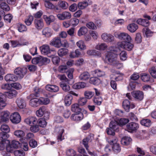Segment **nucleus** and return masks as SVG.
Listing matches in <instances>:
<instances>
[{"instance_id": "1", "label": "nucleus", "mask_w": 156, "mask_h": 156, "mask_svg": "<svg viewBox=\"0 0 156 156\" xmlns=\"http://www.w3.org/2000/svg\"><path fill=\"white\" fill-rule=\"evenodd\" d=\"M109 50V51L106 55L105 61L108 64L119 69L122 66V64L117 60V55L118 52L120 51L119 49L116 47H111Z\"/></svg>"}, {"instance_id": "2", "label": "nucleus", "mask_w": 156, "mask_h": 156, "mask_svg": "<svg viewBox=\"0 0 156 156\" xmlns=\"http://www.w3.org/2000/svg\"><path fill=\"white\" fill-rule=\"evenodd\" d=\"M114 36L121 40L123 41L122 42H127L131 41L132 38L128 34L124 33H120L115 32L114 33Z\"/></svg>"}, {"instance_id": "3", "label": "nucleus", "mask_w": 156, "mask_h": 156, "mask_svg": "<svg viewBox=\"0 0 156 156\" xmlns=\"http://www.w3.org/2000/svg\"><path fill=\"white\" fill-rule=\"evenodd\" d=\"M109 128H107L106 132L108 135L114 136L115 131L118 128L117 123L116 121H112L109 124Z\"/></svg>"}, {"instance_id": "4", "label": "nucleus", "mask_w": 156, "mask_h": 156, "mask_svg": "<svg viewBox=\"0 0 156 156\" xmlns=\"http://www.w3.org/2000/svg\"><path fill=\"white\" fill-rule=\"evenodd\" d=\"M130 41L121 42L118 44V46L128 51H131L134 47V45L131 43Z\"/></svg>"}, {"instance_id": "5", "label": "nucleus", "mask_w": 156, "mask_h": 156, "mask_svg": "<svg viewBox=\"0 0 156 156\" xmlns=\"http://www.w3.org/2000/svg\"><path fill=\"white\" fill-rule=\"evenodd\" d=\"M27 69L25 67H18L14 70V73L18 76L20 78H23L27 73Z\"/></svg>"}, {"instance_id": "6", "label": "nucleus", "mask_w": 156, "mask_h": 156, "mask_svg": "<svg viewBox=\"0 0 156 156\" xmlns=\"http://www.w3.org/2000/svg\"><path fill=\"white\" fill-rule=\"evenodd\" d=\"M10 119L12 123L15 124L19 123L21 120V117L17 112H14L11 115Z\"/></svg>"}, {"instance_id": "7", "label": "nucleus", "mask_w": 156, "mask_h": 156, "mask_svg": "<svg viewBox=\"0 0 156 156\" xmlns=\"http://www.w3.org/2000/svg\"><path fill=\"white\" fill-rule=\"evenodd\" d=\"M122 106L125 110L127 112L129 111L130 108H133L135 107V105L133 104H130L128 100H125L122 102Z\"/></svg>"}, {"instance_id": "8", "label": "nucleus", "mask_w": 156, "mask_h": 156, "mask_svg": "<svg viewBox=\"0 0 156 156\" xmlns=\"http://www.w3.org/2000/svg\"><path fill=\"white\" fill-rule=\"evenodd\" d=\"M55 132L58 133L57 136V140L58 142L62 141L64 139L63 136H62V134L64 131L63 127L60 126L57 127L55 129Z\"/></svg>"}, {"instance_id": "9", "label": "nucleus", "mask_w": 156, "mask_h": 156, "mask_svg": "<svg viewBox=\"0 0 156 156\" xmlns=\"http://www.w3.org/2000/svg\"><path fill=\"white\" fill-rule=\"evenodd\" d=\"M139 128V124L134 122H131L126 125V128L129 132L136 131Z\"/></svg>"}, {"instance_id": "10", "label": "nucleus", "mask_w": 156, "mask_h": 156, "mask_svg": "<svg viewBox=\"0 0 156 156\" xmlns=\"http://www.w3.org/2000/svg\"><path fill=\"white\" fill-rule=\"evenodd\" d=\"M50 44L59 48L62 46V42L60 37H55L51 41Z\"/></svg>"}, {"instance_id": "11", "label": "nucleus", "mask_w": 156, "mask_h": 156, "mask_svg": "<svg viewBox=\"0 0 156 156\" xmlns=\"http://www.w3.org/2000/svg\"><path fill=\"white\" fill-rule=\"evenodd\" d=\"M102 39L104 41L110 42L113 41L114 39V36L110 34L104 33L101 35Z\"/></svg>"}, {"instance_id": "12", "label": "nucleus", "mask_w": 156, "mask_h": 156, "mask_svg": "<svg viewBox=\"0 0 156 156\" xmlns=\"http://www.w3.org/2000/svg\"><path fill=\"white\" fill-rule=\"evenodd\" d=\"M133 97L136 99L141 101L144 98L143 93L139 91H134L131 92Z\"/></svg>"}, {"instance_id": "13", "label": "nucleus", "mask_w": 156, "mask_h": 156, "mask_svg": "<svg viewBox=\"0 0 156 156\" xmlns=\"http://www.w3.org/2000/svg\"><path fill=\"white\" fill-rule=\"evenodd\" d=\"M57 16L59 20H63L65 19H69L71 18V15L69 12H64L62 13L58 14Z\"/></svg>"}, {"instance_id": "14", "label": "nucleus", "mask_w": 156, "mask_h": 156, "mask_svg": "<svg viewBox=\"0 0 156 156\" xmlns=\"http://www.w3.org/2000/svg\"><path fill=\"white\" fill-rule=\"evenodd\" d=\"M6 97L3 94L0 92V110L2 109L6 105Z\"/></svg>"}, {"instance_id": "15", "label": "nucleus", "mask_w": 156, "mask_h": 156, "mask_svg": "<svg viewBox=\"0 0 156 156\" xmlns=\"http://www.w3.org/2000/svg\"><path fill=\"white\" fill-rule=\"evenodd\" d=\"M24 121L30 126L37 124L38 122L37 119L34 117H29L25 119Z\"/></svg>"}, {"instance_id": "16", "label": "nucleus", "mask_w": 156, "mask_h": 156, "mask_svg": "<svg viewBox=\"0 0 156 156\" xmlns=\"http://www.w3.org/2000/svg\"><path fill=\"white\" fill-rule=\"evenodd\" d=\"M45 111V108L44 107H41L40 108V109L36 112L37 115L39 117H41L43 115H44V117L45 119H48L49 118V114L48 113H44Z\"/></svg>"}, {"instance_id": "17", "label": "nucleus", "mask_w": 156, "mask_h": 156, "mask_svg": "<svg viewBox=\"0 0 156 156\" xmlns=\"http://www.w3.org/2000/svg\"><path fill=\"white\" fill-rule=\"evenodd\" d=\"M5 80L7 82H15L18 80V77L13 74H8L5 77Z\"/></svg>"}, {"instance_id": "18", "label": "nucleus", "mask_w": 156, "mask_h": 156, "mask_svg": "<svg viewBox=\"0 0 156 156\" xmlns=\"http://www.w3.org/2000/svg\"><path fill=\"white\" fill-rule=\"evenodd\" d=\"M71 119L76 121H80L83 118V114L81 112L76 114H73L71 116Z\"/></svg>"}, {"instance_id": "19", "label": "nucleus", "mask_w": 156, "mask_h": 156, "mask_svg": "<svg viewBox=\"0 0 156 156\" xmlns=\"http://www.w3.org/2000/svg\"><path fill=\"white\" fill-rule=\"evenodd\" d=\"M43 18L48 25H50L51 23L54 22L55 20V17L52 15H51L49 16L44 15L43 16Z\"/></svg>"}, {"instance_id": "20", "label": "nucleus", "mask_w": 156, "mask_h": 156, "mask_svg": "<svg viewBox=\"0 0 156 156\" xmlns=\"http://www.w3.org/2000/svg\"><path fill=\"white\" fill-rule=\"evenodd\" d=\"M45 89L48 91L53 92H57L59 90V88L58 86L51 84L47 85L45 87Z\"/></svg>"}, {"instance_id": "21", "label": "nucleus", "mask_w": 156, "mask_h": 156, "mask_svg": "<svg viewBox=\"0 0 156 156\" xmlns=\"http://www.w3.org/2000/svg\"><path fill=\"white\" fill-rule=\"evenodd\" d=\"M16 102L18 106L21 109L25 108L26 106V103L24 99L21 98H19L16 99Z\"/></svg>"}, {"instance_id": "22", "label": "nucleus", "mask_w": 156, "mask_h": 156, "mask_svg": "<svg viewBox=\"0 0 156 156\" xmlns=\"http://www.w3.org/2000/svg\"><path fill=\"white\" fill-rule=\"evenodd\" d=\"M40 50L42 54L47 55L50 53L51 50H50L48 45L44 44L40 47Z\"/></svg>"}, {"instance_id": "23", "label": "nucleus", "mask_w": 156, "mask_h": 156, "mask_svg": "<svg viewBox=\"0 0 156 156\" xmlns=\"http://www.w3.org/2000/svg\"><path fill=\"white\" fill-rule=\"evenodd\" d=\"M35 28L38 30H41L44 27L43 21L41 19H35L34 21Z\"/></svg>"}, {"instance_id": "24", "label": "nucleus", "mask_w": 156, "mask_h": 156, "mask_svg": "<svg viewBox=\"0 0 156 156\" xmlns=\"http://www.w3.org/2000/svg\"><path fill=\"white\" fill-rule=\"evenodd\" d=\"M10 113L8 111H5L2 112L0 119L3 122L8 121L9 118Z\"/></svg>"}, {"instance_id": "25", "label": "nucleus", "mask_w": 156, "mask_h": 156, "mask_svg": "<svg viewBox=\"0 0 156 156\" xmlns=\"http://www.w3.org/2000/svg\"><path fill=\"white\" fill-rule=\"evenodd\" d=\"M40 105L39 99L35 98L31 99L29 102V105L32 107H36Z\"/></svg>"}, {"instance_id": "26", "label": "nucleus", "mask_w": 156, "mask_h": 156, "mask_svg": "<svg viewBox=\"0 0 156 156\" xmlns=\"http://www.w3.org/2000/svg\"><path fill=\"white\" fill-rule=\"evenodd\" d=\"M38 61H39V65L40 66L47 64L50 62L49 59L41 56H39Z\"/></svg>"}, {"instance_id": "27", "label": "nucleus", "mask_w": 156, "mask_h": 156, "mask_svg": "<svg viewBox=\"0 0 156 156\" xmlns=\"http://www.w3.org/2000/svg\"><path fill=\"white\" fill-rule=\"evenodd\" d=\"M132 141V139L129 137L125 136L122 139L121 144L123 145L127 146L129 145Z\"/></svg>"}, {"instance_id": "28", "label": "nucleus", "mask_w": 156, "mask_h": 156, "mask_svg": "<svg viewBox=\"0 0 156 156\" xmlns=\"http://www.w3.org/2000/svg\"><path fill=\"white\" fill-rule=\"evenodd\" d=\"M72 99L73 97L70 94L67 95L64 99L65 105L66 106H69L72 103Z\"/></svg>"}, {"instance_id": "29", "label": "nucleus", "mask_w": 156, "mask_h": 156, "mask_svg": "<svg viewBox=\"0 0 156 156\" xmlns=\"http://www.w3.org/2000/svg\"><path fill=\"white\" fill-rule=\"evenodd\" d=\"M14 134L16 137L20 138V140H22L25 135L24 132L20 130L15 131L14 132Z\"/></svg>"}, {"instance_id": "30", "label": "nucleus", "mask_w": 156, "mask_h": 156, "mask_svg": "<svg viewBox=\"0 0 156 156\" xmlns=\"http://www.w3.org/2000/svg\"><path fill=\"white\" fill-rule=\"evenodd\" d=\"M43 35L47 37H49L51 36L52 34L51 29L48 27L44 28L42 31Z\"/></svg>"}, {"instance_id": "31", "label": "nucleus", "mask_w": 156, "mask_h": 156, "mask_svg": "<svg viewBox=\"0 0 156 156\" xmlns=\"http://www.w3.org/2000/svg\"><path fill=\"white\" fill-rule=\"evenodd\" d=\"M87 32L88 29L85 26H83L81 27L78 30L77 34L79 36L85 35L87 34Z\"/></svg>"}, {"instance_id": "32", "label": "nucleus", "mask_w": 156, "mask_h": 156, "mask_svg": "<svg viewBox=\"0 0 156 156\" xmlns=\"http://www.w3.org/2000/svg\"><path fill=\"white\" fill-rule=\"evenodd\" d=\"M90 83L95 85H98L101 83V81L96 77H91L90 78Z\"/></svg>"}, {"instance_id": "33", "label": "nucleus", "mask_w": 156, "mask_h": 156, "mask_svg": "<svg viewBox=\"0 0 156 156\" xmlns=\"http://www.w3.org/2000/svg\"><path fill=\"white\" fill-rule=\"evenodd\" d=\"M90 75L88 72H85L80 75L79 78L81 80H86L90 78Z\"/></svg>"}, {"instance_id": "34", "label": "nucleus", "mask_w": 156, "mask_h": 156, "mask_svg": "<svg viewBox=\"0 0 156 156\" xmlns=\"http://www.w3.org/2000/svg\"><path fill=\"white\" fill-rule=\"evenodd\" d=\"M138 28V27L137 24L134 23L129 24L127 27V29L131 33L135 32Z\"/></svg>"}, {"instance_id": "35", "label": "nucleus", "mask_w": 156, "mask_h": 156, "mask_svg": "<svg viewBox=\"0 0 156 156\" xmlns=\"http://www.w3.org/2000/svg\"><path fill=\"white\" fill-rule=\"evenodd\" d=\"M136 22L138 24L144 27H147L149 25V22L148 20L142 19H138Z\"/></svg>"}, {"instance_id": "36", "label": "nucleus", "mask_w": 156, "mask_h": 156, "mask_svg": "<svg viewBox=\"0 0 156 156\" xmlns=\"http://www.w3.org/2000/svg\"><path fill=\"white\" fill-rule=\"evenodd\" d=\"M86 86V84L84 82H79L74 84L73 86V88L75 89H79L83 88Z\"/></svg>"}, {"instance_id": "37", "label": "nucleus", "mask_w": 156, "mask_h": 156, "mask_svg": "<svg viewBox=\"0 0 156 156\" xmlns=\"http://www.w3.org/2000/svg\"><path fill=\"white\" fill-rule=\"evenodd\" d=\"M17 94V93L16 90L12 89L7 92V96L9 98H12L16 97Z\"/></svg>"}, {"instance_id": "38", "label": "nucleus", "mask_w": 156, "mask_h": 156, "mask_svg": "<svg viewBox=\"0 0 156 156\" xmlns=\"http://www.w3.org/2000/svg\"><path fill=\"white\" fill-rule=\"evenodd\" d=\"M77 46L81 50H83L87 49V47L84 41L83 40H80L76 43Z\"/></svg>"}, {"instance_id": "39", "label": "nucleus", "mask_w": 156, "mask_h": 156, "mask_svg": "<svg viewBox=\"0 0 156 156\" xmlns=\"http://www.w3.org/2000/svg\"><path fill=\"white\" fill-rule=\"evenodd\" d=\"M87 54L89 55H94L101 56V53L99 51L94 50H88L87 52Z\"/></svg>"}, {"instance_id": "40", "label": "nucleus", "mask_w": 156, "mask_h": 156, "mask_svg": "<svg viewBox=\"0 0 156 156\" xmlns=\"http://www.w3.org/2000/svg\"><path fill=\"white\" fill-rule=\"evenodd\" d=\"M81 54L80 50L76 49L75 51H73L70 53L69 56L71 58H74L79 57Z\"/></svg>"}, {"instance_id": "41", "label": "nucleus", "mask_w": 156, "mask_h": 156, "mask_svg": "<svg viewBox=\"0 0 156 156\" xmlns=\"http://www.w3.org/2000/svg\"><path fill=\"white\" fill-rule=\"evenodd\" d=\"M79 105L77 104H74L71 106V110L74 112L79 113L80 112L81 109L79 108Z\"/></svg>"}, {"instance_id": "42", "label": "nucleus", "mask_w": 156, "mask_h": 156, "mask_svg": "<svg viewBox=\"0 0 156 156\" xmlns=\"http://www.w3.org/2000/svg\"><path fill=\"white\" fill-rule=\"evenodd\" d=\"M88 2L84 1L79 2L78 4V7L80 9H83L87 7L89 5V3H90L89 2V0H88Z\"/></svg>"}, {"instance_id": "43", "label": "nucleus", "mask_w": 156, "mask_h": 156, "mask_svg": "<svg viewBox=\"0 0 156 156\" xmlns=\"http://www.w3.org/2000/svg\"><path fill=\"white\" fill-rule=\"evenodd\" d=\"M140 123L143 126L149 127L151 125V122L149 119H143L141 120Z\"/></svg>"}, {"instance_id": "44", "label": "nucleus", "mask_w": 156, "mask_h": 156, "mask_svg": "<svg viewBox=\"0 0 156 156\" xmlns=\"http://www.w3.org/2000/svg\"><path fill=\"white\" fill-rule=\"evenodd\" d=\"M68 52V50L66 48H62L59 49L58 51V55L62 57L66 55Z\"/></svg>"}, {"instance_id": "45", "label": "nucleus", "mask_w": 156, "mask_h": 156, "mask_svg": "<svg viewBox=\"0 0 156 156\" xmlns=\"http://www.w3.org/2000/svg\"><path fill=\"white\" fill-rule=\"evenodd\" d=\"M129 121V120L127 119L122 118L119 120L118 122H116L117 123V125L118 126V125L120 126H122L125 125Z\"/></svg>"}, {"instance_id": "46", "label": "nucleus", "mask_w": 156, "mask_h": 156, "mask_svg": "<svg viewBox=\"0 0 156 156\" xmlns=\"http://www.w3.org/2000/svg\"><path fill=\"white\" fill-rule=\"evenodd\" d=\"M107 45L105 43L99 44L96 47V49L97 50L104 51L107 48Z\"/></svg>"}, {"instance_id": "47", "label": "nucleus", "mask_w": 156, "mask_h": 156, "mask_svg": "<svg viewBox=\"0 0 156 156\" xmlns=\"http://www.w3.org/2000/svg\"><path fill=\"white\" fill-rule=\"evenodd\" d=\"M118 141V138L114 136H110L109 139L108 140V143L110 144L114 145L115 144H117Z\"/></svg>"}, {"instance_id": "48", "label": "nucleus", "mask_w": 156, "mask_h": 156, "mask_svg": "<svg viewBox=\"0 0 156 156\" xmlns=\"http://www.w3.org/2000/svg\"><path fill=\"white\" fill-rule=\"evenodd\" d=\"M60 86L63 90L65 92H68L70 90L69 86L63 82L60 83Z\"/></svg>"}, {"instance_id": "49", "label": "nucleus", "mask_w": 156, "mask_h": 156, "mask_svg": "<svg viewBox=\"0 0 156 156\" xmlns=\"http://www.w3.org/2000/svg\"><path fill=\"white\" fill-rule=\"evenodd\" d=\"M140 78L144 82L148 81L150 79V75L146 73L142 74L141 75Z\"/></svg>"}, {"instance_id": "50", "label": "nucleus", "mask_w": 156, "mask_h": 156, "mask_svg": "<svg viewBox=\"0 0 156 156\" xmlns=\"http://www.w3.org/2000/svg\"><path fill=\"white\" fill-rule=\"evenodd\" d=\"M112 149L114 152L116 154L120 152L121 150V147L118 143L114 144L112 146Z\"/></svg>"}, {"instance_id": "51", "label": "nucleus", "mask_w": 156, "mask_h": 156, "mask_svg": "<svg viewBox=\"0 0 156 156\" xmlns=\"http://www.w3.org/2000/svg\"><path fill=\"white\" fill-rule=\"evenodd\" d=\"M94 95L93 92L90 91H86L84 92V95L87 99H90Z\"/></svg>"}, {"instance_id": "52", "label": "nucleus", "mask_w": 156, "mask_h": 156, "mask_svg": "<svg viewBox=\"0 0 156 156\" xmlns=\"http://www.w3.org/2000/svg\"><path fill=\"white\" fill-rule=\"evenodd\" d=\"M44 5L48 9H55V7L54 5L52 4L49 2L47 0L44 1Z\"/></svg>"}, {"instance_id": "53", "label": "nucleus", "mask_w": 156, "mask_h": 156, "mask_svg": "<svg viewBox=\"0 0 156 156\" xmlns=\"http://www.w3.org/2000/svg\"><path fill=\"white\" fill-rule=\"evenodd\" d=\"M39 99L40 105H47L50 102L49 99L47 98H41Z\"/></svg>"}, {"instance_id": "54", "label": "nucleus", "mask_w": 156, "mask_h": 156, "mask_svg": "<svg viewBox=\"0 0 156 156\" xmlns=\"http://www.w3.org/2000/svg\"><path fill=\"white\" fill-rule=\"evenodd\" d=\"M1 129L3 132L6 133H9L10 130L9 126L6 124L2 125L1 127Z\"/></svg>"}, {"instance_id": "55", "label": "nucleus", "mask_w": 156, "mask_h": 156, "mask_svg": "<svg viewBox=\"0 0 156 156\" xmlns=\"http://www.w3.org/2000/svg\"><path fill=\"white\" fill-rule=\"evenodd\" d=\"M120 59L122 61L126 60L127 58V53L125 51H122L119 54Z\"/></svg>"}, {"instance_id": "56", "label": "nucleus", "mask_w": 156, "mask_h": 156, "mask_svg": "<svg viewBox=\"0 0 156 156\" xmlns=\"http://www.w3.org/2000/svg\"><path fill=\"white\" fill-rule=\"evenodd\" d=\"M18 31L20 32H22L27 30V28L25 25L22 24H19L17 25Z\"/></svg>"}, {"instance_id": "57", "label": "nucleus", "mask_w": 156, "mask_h": 156, "mask_svg": "<svg viewBox=\"0 0 156 156\" xmlns=\"http://www.w3.org/2000/svg\"><path fill=\"white\" fill-rule=\"evenodd\" d=\"M87 101V99L85 97H81L78 100V103L81 106L85 105Z\"/></svg>"}, {"instance_id": "58", "label": "nucleus", "mask_w": 156, "mask_h": 156, "mask_svg": "<svg viewBox=\"0 0 156 156\" xmlns=\"http://www.w3.org/2000/svg\"><path fill=\"white\" fill-rule=\"evenodd\" d=\"M94 72L96 76L98 77H101L105 75V73L100 69H97L94 71Z\"/></svg>"}, {"instance_id": "59", "label": "nucleus", "mask_w": 156, "mask_h": 156, "mask_svg": "<svg viewBox=\"0 0 156 156\" xmlns=\"http://www.w3.org/2000/svg\"><path fill=\"white\" fill-rule=\"evenodd\" d=\"M79 23V20L76 18L71 19L69 21V23L70 25L73 26H76L78 25Z\"/></svg>"}, {"instance_id": "60", "label": "nucleus", "mask_w": 156, "mask_h": 156, "mask_svg": "<svg viewBox=\"0 0 156 156\" xmlns=\"http://www.w3.org/2000/svg\"><path fill=\"white\" fill-rule=\"evenodd\" d=\"M30 129L32 132L36 133L39 131V129L38 126L36 124L31 126Z\"/></svg>"}, {"instance_id": "61", "label": "nucleus", "mask_w": 156, "mask_h": 156, "mask_svg": "<svg viewBox=\"0 0 156 156\" xmlns=\"http://www.w3.org/2000/svg\"><path fill=\"white\" fill-rule=\"evenodd\" d=\"M89 34L95 40H96L98 36V34L97 32L94 30H90L89 32Z\"/></svg>"}, {"instance_id": "62", "label": "nucleus", "mask_w": 156, "mask_h": 156, "mask_svg": "<svg viewBox=\"0 0 156 156\" xmlns=\"http://www.w3.org/2000/svg\"><path fill=\"white\" fill-rule=\"evenodd\" d=\"M45 119H40L38 121L39 126L42 127H44L46 126L47 123L45 121Z\"/></svg>"}, {"instance_id": "63", "label": "nucleus", "mask_w": 156, "mask_h": 156, "mask_svg": "<svg viewBox=\"0 0 156 156\" xmlns=\"http://www.w3.org/2000/svg\"><path fill=\"white\" fill-rule=\"evenodd\" d=\"M149 72L153 77L156 78V69L152 67L149 70Z\"/></svg>"}, {"instance_id": "64", "label": "nucleus", "mask_w": 156, "mask_h": 156, "mask_svg": "<svg viewBox=\"0 0 156 156\" xmlns=\"http://www.w3.org/2000/svg\"><path fill=\"white\" fill-rule=\"evenodd\" d=\"M66 154L68 156H75L76 155V153L74 150L72 149H69L67 150Z\"/></svg>"}]
</instances>
